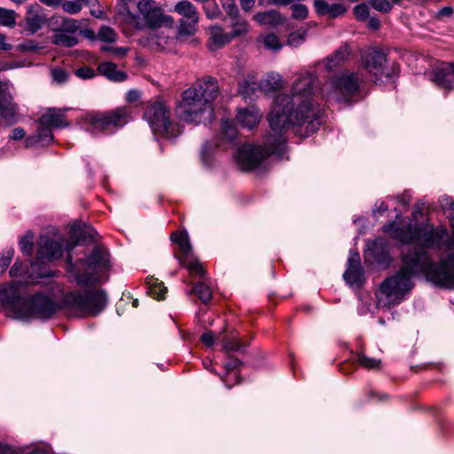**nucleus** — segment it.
<instances>
[{
  "label": "nucleus",
  "instance_id": "1",
  "mask_svg": "<svg viewBox=\"0 0 454 454\" xmlns=\"http://www.w3.org/2000/svg\"><path fill=\"white\" fill-rule=\"evenodd\" d=\"M383 228L385 232H390L403 244H416L423 248H443L452 252L438 264L423 249H413L403 254L401 269L380 285L377 295L378 307L388 308L399 304L412 289V278L419 273L425 274L427 279L435 286L454 287V223L450 235L445 227H434L430 223H410L396 228L395 223H390Z\"/></svg>",
  "mask_w": 454,
  "mask_h": 454
},
{
  "label": "nucleus",
  "instance_id": "2",
  "mask_svg": "<svg viewBox=\"0 0 454 454\" xmlns=\"http://www.w3.org/2000/svg\"><path fill=\"white\" fill-rule=\"evenodd\" d=\"M317 88V77L310 72H303L294 82L291 94H279L275 98L269 115L270 130L265 136L263 147L252 145L241 146L236 155L243 170H252L270 154L284 152L286 133L292 125L303 127L308 133L319 126V110L313 101Z\"/></svg>",
  "mask_w": 454,
  "mask_h": 454
},
{
  "label": "nucleus",
  "instance_id": "3",
  "mask_svg": "<svg viewBox=\"0 0 454 454\" xmlns=\"http://www.w3.org/2000/svg\"><path fill=\"white\" fill-rule=\"evenodd\" d=\"M218 96L217 81L205 77L183 92L176 113L186 122L199 124L211 121L214 118L213 103Z\"/></svg>",
  "mask_w": 454,
  "mask_h": 454
},
{
  "label": "nucleus",
  "instance_id": "4",
  "mask_svg": "<svg viewBox=\"0 0 454 454\" xmlns=\"http://www.w3.org/2000/svg\"><path fill=\"white\" fill-rule=\"evenodd\" d=\"M106 304V294L101 289L84 293L72 292L65 296L64 307L71 317H83L100 313Z\"/></svg>",
  "mask_w": 454,
  "mask_h": 454
},
{
  "label": "nucleus",
  "instance_id": "5",
  "mask_svg": "<svg viewBox=\"0 0 454 454\" xmlns=\"http://www.w3.org/2000/svg\"><path fill=\"white\" fill-rule=\"evenodd\" d=\"M131 111L127 106L117 107L107 112L89 114L83 120L87 130L92 135L113 133L125 126L131 119Z\"/></svg>",
  "mask_w": 454,
  "mask_h": 454
},
{
  "label": "nucleus",
  "instance_id": "6",
  "mask_svg": "<svg viewBox=\"0 0 454 454\" xmlns=\"http://www.w3.org/2000/svg\"><path fill=\"white\" fill-rule=\"evenodd\" d=\"M121 8L127 12L128 22L137 29L142 30L147 27L155 30L165 25L168 27L172 25V19L163 13L161 7L154 0H141L137 4L139 13L145 21V24L137 16L128 11L125 4H122Z\"/></svg>",
  "mask_w": 454,
  "mask_h": 454
},
{
  "label": "nucleus",
  "instance_id": "7",
  "mask_svg": "<svg viewBox=\"0 0 454 454\" xmlns=\"http://www.w3.org/2000/svg\"><path fill=\"white\" fill-rule=\"evenodd\" d=\"M363 82V75L358 72L343 71L333 77L324 87L327 97L337 101H348L357 95Z\"/></svg>",
  "mask_w": 454,
  "mask_h": 454
},
{
  "label": "nucleus",
  "instance_id": "8",
  "mask_svg": "<svg viewBox=\"0 0 454 454\" xmlns=\"http://www.w3.org/2000/svg\"><path fill=\"white\" fill-rule=\"evenodd\" d=\"M81 262L85 266L84 272L76 275L80 285H92L100 279V273L109 268V254L103 247H95L90 255Z\"/></svg>",
  "mask_w": 454,
  "mask_h": 454
},
{
  "label": "nucleus",
  "instance_id": "9",
  "mask_svg": "<svg viewBox=\"0 0 454 454\" xmlns=\"http://www.w3.org/2000/svg\"><path fill=\"white\" fill-rule=\"evenodd\" d=\"M387 56L379 50H372L363 57V64L367 72L373 77L374 82H387L399 74V67L393 63L387 65Z\"/></svg>",
  "mask_w": 454,
  "mask_h": 454
},
{
  "label": "nucleus",
  "instance_id": "10",
  "mask_svg": "<svg viewBox=\"0 0 454 454\" xmlns=\"http://www.w3.org/2000/svg\"><path fill=\"white\" fill-rule=\"evenodd\" d=\"M169 117V108L161 102L150 104L144 113V118L147 121L153 131L164 134L167 137L174 136V124L170 121Z\"/></svg>",
  "mask_w": 454,
  "mask_h": 454
},
{
  "label": "nucleus",
  "instance_id": "11",
  "mask_svg": "<svg viewBox=\"0 0 454 454\" xmlns=\"http://www.w3.org/2000/svg\"><path fill=\"white\" fill-rule=\"evenodd\" d=\"M59 308V304L49 296L43 294H36L30 299L26 300L24 309L27 311L24 313L22 319L28 317L48 319L51 317Z\"/></svg>",
  "mask_w": 454,
  "mask_h": 454
},
{
  "label": "nucleus",
  "instance_id": "12",
  "mask_svg": "<svg viewBox=\"0 0 454 454\" xmlns=\"http://www.w3.org/2000/svg\"><path fill=\"white\" fill-rule=\"evenodd\" d=\"M23 283L12 281L8 286L0 289V304L13 311L15 317L23 318L26 309H24L26 300L21 295Z\"/></svg>",
  "mask_w": 454,
  "mask_h": 454
},
{
  "label": "nucleus",
  "instance_id": "13",
  "mask_svg": "<svg viewBox=\"0 0 454 454\" xmlns=\"http://www.w3.org/2000/svg\"><path fill=\"white\" fill-rule=\"evenodd\" d=\"M171 239L179 246L183 252V256L179 259L181 264L187 268L191 273L203 277L205 274L203 266L192 254L188 234L182 231L175 232L171 235Z\"/></svg>",
  "mask_w": 454,
  "mask_h": 454
},
{
  "label": "nucleus",
  "instance_id": "14",
  "mask_svg": "<svg viewBox=\"0 0 454 454\" xmlns=\"http://www.w3.org/2000/svg\"><path fill=\"white\" fill-rule=\"evenodd\" d=\"M63 254V246L47 235H41L37 242L36 260L48 262L59 259Z\"/></svg>",
  "mask_w": 454,
  "mask_h": 454
},
{
  "label": "nucleus",
  "instance_id": "15",
  "mask_svg": "<svg viewBox=\"0 0 454 454\" xmlns=\"http://www.w3.org/2000/svg\"><path fill=\"white\" fill-rule=\"evenodd\" d=\"M24 31L27 35H34L41 30L47 22L45 10L38 4H29L25 14Z\"/></svg>",
  "mask_w": 454,
  "mask_h": 454
},
{
  "label": "nucleus",
  "instance_id": "16",
  "mask_svg": "<svg viewBox=\"0 0 454 454\" xmlns=\"http://www.w3.org/2000/svg\"><path fill=\"white\" fill-rule=\"evenodd\" d=\"M343 278L351 286H360L364 281V270L361 267L360 255L356 251L349 252Z\"/></svg>",
  "mask_w": 454,
  "mask_h": 454
},
{
  "label": "nucleus",
  "instance_id": "17",
  "mask_svg": "<svg viewBox=\"0 0 454 454\" xmlns=\"http://www.w3.org/2000/svg\"><path fill=\"white\" fill-rule=\"evenodd\" d=\"M431 81L446 90H454V63H442L432 72Z\"/></svg>",
  "mask_w": 454,
  "mask_h": 454
},
{
  "label": "nucleus",
  "instance_id": "18",
  "mask_svg": "<svg viewBox=\"0 0 454 454\" xmlns=\"http://www.w3.org/2000/svg\"><path fill=\"white\" fill-rule=\"evenodd\" d=\"M67 108H49L40 117L38 123L40 126L51 128H67L69 122L65 118Z\"/></svg>",
  "mask_w": 454,
  "mask_h": 454
},
{
  "label": "nucleus",
  "instance_id": "19",
  "mask_svg": "<svg viewBox=\"0 0 454 454\" xmlns=\"http://www.w3.org/2000/svg\"><path fill=\"white\" fill-rule=\"evenodd\" d=\"M17 107L12 104L10 94V83L0 82V114L6 121H12L14 118Z\"/></svg>",
  "mask_w": 454,
  "mask_h": 454
},
{
  "label": "nucleus",
  "instance_id": "20",
  "mask_svg": "<svg viewBox=\"0 0 454 454\" xmlns=\"http://www.w3.org/2000/svg\"><path fill=\"white\" fill-rule=\"evenodd\" d=\"M314 8L318 15L328 16L331 19L341 16L347 12V8L342 4H330L326 0H314Z\"/></svg>",
  "mask_w": 454,
  "mask_h": 454
},
{
  "label": "nucleus",
  "instance_id": "21",
  "mask_svg": "<svg viewBox=\"0 0 454 454\" xmlns=\"http://www.w3.org/2000/svg\"><path fill=\"white\" fill-rule=\"evenodd\" d=\"M365 258L372 259L378 264H386L388 262V253L387 243L383 239H375L365 252Z\"/></svg>",
  "mask_w": 454,
  "mask_h": 454
},
{
  "label": "nucleus",
  "instance_id": "22",
  "mask_svg": "<svg viewBox=\"0 0 454 454\" xmlns=\"http://www.w3.org/2000/svg\"><path fill=\"white\" fill-rule=\"evenodd\" d=\"M174 40L177 41L178 38L170 36L169 29L160 31H157V29L153 30V32H151L145 38L148 46L155 51L166 49L174 42Z\"/></svg>",
  "mask_w": 454,
  "mask_h": 454
},
{
  "label": "nucleus",
  "instance_id": "23",
  "mask_svg": "<svg viewBox=\"0 0 454 454\" xmlns=\"http://www.w3.org/2000/svg\"><path fill=\"white\" fill-rule=\"evenodd\" d=\"M261 119V114L254 106H250L247 108L240 109L237 115L238 122L248 129L255 127Z\"/></svg>",
  "mask_w": 454,
  "mask_h": 454
},
{
  "label": "nucleus",
  "instance_id": "24",
  "mask_svg": "<svg viewBox=\"0 0 454 454\" xmlns=\"http://www.w3.org/2000/svg\"><path fill=\"white\" fill-rule=\"evenodd\" d=\"M224 334L221 337L220 341L223 344V350L226 353L228 352H236V351H244L246 345L241 341L239 338L238 334L234 330H227L225 329L220 335Z\"/></svg>",
  "mask_w": 454,
  "mask_h": 454
},
{
  "label": "nucleus",
  "instance_id": "25",
  "mask_svg": "<svg viewBox=\"0 0 454 454\" xmlns=\"http://www.w3.org/2000/svg\"><path fill=\"white\" fill-rule=\"evenodd\" d=\"M53 135L51 129L47 126H40L36 133L27 137L25 140L26 147H33L36 145L45 146L51 143Z\"/></svg>",
  "mask_w": 454,
  "mask_h": 454
},
{
  "label": "nucleus",
  "instance_id": "26",
  "mask_svg": "<svg viewBox=\"0 0 454 454\" xmlns=\"http://www.w3.org/2000/svg\"><path fill=\"white\" fill-rule=\"evenodd\" d=\"M231 41V35L225 33L219 26H213L210 28L209 44L210 51H216Z\"/></svg>",
  "mask_w": 454,
  "mask_h": 454
},
{
  "label": "nucleus",
  "instance_id": "27",
  "mask_svg": "<svg viewBox=\"0 0 454 454\" xmlns=\"http://www.w3.org/2000/svg\"><path fill=\"white\" fill-rule=\"evenodd\" d=\"M98 72L113 82H123L127 79L126 73L117 69L113 62H103L98 67Z\"/></svg>",
  "mask_w": 454,
  "mask_h": 454
},
{
  "label": "nucleus",
  "instance_id": "28",
  "mask_svg": "<svg viewBox=\"0 0 454 454\" xmlns=\"http://www.w3.org/2000/svg\"><path fill=\"white\" fill-rule=\"evenodd\" d=\"M350 54V50L348 45H341L337 51H335L331 56L327 57L325 60V69L333 71L336 68L343 60H345Z\"/></svg>",
  "mask_w": 454,
  "mask_h": 454
},
{
  "label": "nucleus",
  "instance_id": "29",
  "mask_svg": "<svg viewBox=\"0 0 454 454\" xmlns=\"http://www.w3.org/2000/svg\"><path fill=\"white\" fill-rule=\"evenodd\" d=\"M174 10L179 15L183 16L182 19L199 20V14L196 7L188 0L178 2L175 5Z\"/></svg>",
  "mask_w": 454,
  "mask_h": 454
},
{
  "label": "nucleus",
  "instance_id": "30",
  "mask_svg": "<svg viewBox=\"0 0 454 454\" xmlns=\"http://www.w3.org/2000/svg\"><path fill=\"white\" fill-rule=\"evenodd\" d=\"M147 294L157 300H163L167 292V288L158 279L150 278L146 280Z\"/></svg>",
  "mask_w": 454,
  "mask_h": 454
},
{
  "label": "nucleus",
  "instance_id": "31",
  "mask_svg": "<svg viewBox=\"0 0 454 454\" xmlns=\"http://www.w3.org/2000/svg\"><path fill=\"white\" fill-rule=\"evenodd\" d=\"M189 294H195L203 302L210 301L212 298V290L208 284L205 282H198L194 285L192 290L188 292Z\"/></svg>",
  "mask_w": 454,
  "mask_h": 454
},
{
  "label": "nucleus",
  "instance_id": "32",
  "mask_svg": "<svg viewBox=\"0 0 454 454\" xmlns=\"http://www.w3.org/2000/svg\"><path fill=\"white\" fill-rule=\"evenodd\" d=\"M199 20L180 19L178 25V35L180 36H190L196 33Z\"/></svg>",
  "mask_w": 454,
  "mask_h": 454
},
{
  "label": "nucleus",
  "instance_id": "33",
  "mask_svg": "<svg viewBox=\"0 0 454 454\" xmlns=\"http://www.w3.org/2000/svg\"><path fill=\"white\" fill-rule=\"evenodd\" d=\"M232 18L231 20V27L232 32L229 33L231 35V40L235 37L243 35L248 32V23L245 20H241L238 18V14L235 16H231Z\"/></svg>",
  "mask_w": 454,
  "mask_h": 454
},
{
  "label": "nucleus",
  "instance_id": "34",
  "mask_svg": "<svg viewBox=\"0 0 454 454\" xmlns=\"http://www.w3.org/2000/svg\"><path fill=\"white\" fill-rule=\"evenodd\" d=\"M118 39V34L116 31L109 26H102L98 34L97 40H99L107 43H114Z\"/></svg>",
  "mask_w": 454,
  "mask_h": 454
},
{
  "label": "nucleus",
  "instance_id": "35",
  "mask_svg": "<svg viewBox=\"0 0 454 454\" xmlns=\"http://www.w3.org/2000/svg\"><path fill=\"white\" fill-rule=\"evenodd\" d=\"M52 43L59 46L73 47L78 43V39L65 33H59L53 35Z\"/></svg>",
  "mask_w": 454,
  "mask_h": 454
},
{
  "label": "nucleus",
  "instance_id": "36",
  "mask_svg": "<svg viewBox=\"0 0 454 454\" xmlns=\"http://www.w3.org/2000/svg\"><path fill=\"white\" fill-rule=\"evenodd\" d=\"M0 454H48L44 449L34 448L32 450H16L9 445L0 443Z\"/></svg>",
  "mask_w": 454,
  "mask_h": 454
},
{
  "label": "nucleus",
  "instance_id": "37",
  "mask_svg": "<svg viewBox=\"0 0 454 454\" xmlns=\"http://www.w3.org/2000/svg\"><path fill=\"white\" fill-rule=\"evenodd\" d=\"M356 361L360 365L368 370H380L381 366V360L369 357L363 353L357 355Z\"/></svg>",
  "mask_w": 454,
  "mask_h": 454
},
{
  "label": "nucleus",
  "instance_id": "38",
  "mask_svg": "<svg viewBox=\"0 0 454 454\" xmlns=\"http://www.w3.org/2000/svg\"><path fill=\"white\" fill-rule=\"evenodd\" d=\"M17 14L12 10L0 7V25L12 27L16 24Z\"/></svg>",
  "mask_w": 454,
  "mask_h": 454
},
{
  "label": "nucleus",
  "instance_id": "39",
  "mask_svg": "<svg viewBox=\"0 0 454 454\" xmlns=\"http://www.w3.org/2000/svg\"><path fill=\"white\" fill-rule=\"evenodd\" d=\"M20 250L24 254L31 255L34 248V233L27 231L20 241Z\"/></svg>",
  "mask_w": 454,
  "mask_h": 454
},
{
  "label": "nucleus",
  "instance_id": "40",
  "mask_svg": "<svg viewBox=\"0 0 454 454\" xmlns=\"http://www.w3.org/2000/svg\"><path fill=\"white\" fill-rule=\"evenodd\" d=\"M279 18L278 12L275 11H270L266 12H261L255 15L254 19L255 20L260 24H273L275 23Z\"/></svg>",
  "mask_w": 454,
  "mask_h": 454
},
{
  "label": "nucleus",
  "instance_id": "41",
  "mask_svg": "<svg viewBox=\"0 0 454 454\" xmlns=\"http://www.w3.org/2000/svg\"><path fill=\"white\" fill-rule=\"evenodd\" d=\"M264 46L272 51H278L282 48V43L278 37L274 34H268L262 37Z\"/></svg>",
  "mask_w": 454,
  "mask_h": 454
},
{
  "label": "nucleus",
  "instance_id": "42",
  "mask_svg": "<svg viewBox=\"0 0 454 454\" xmlns=\"http://www.w3.org/2000/svg\"><path fill=\"white\" fill-rule=\"evenodd\" d=\"M82 2L88 3V0H75V1H66L62 2V9L64 12L69 14H76L82 10Z\"/></svg>",
  "mask_w": 454,
  "mask_h": 454
},
{
  "label": "nucleus",
  "instance_id": "43",
  "mask_svg": "<svg viewBox=\"0 0 454 454\" xmlns=\"http://www.w3.org/2000/svg\"><path fill=\"white\" fill-rule=\"evenodd\" d=\"M370 5L375 10L387 13L392 10V4L388 0H369Z\"/></svg>",
  "mask_w": 454,
  "mask_h": 454
},
{
  "label": "nucleus",
  "instance_id": "44",
  "mask_svg": "<svg viewBox=\"0 0 454 454\" xmlns=\"http://www.w3.org/2000/svg\"><path fill=\"white\" fill-rule=\"evenodd\" d=\"M222 130L224 137L229 140L234 139L237 136V129L230 121H223L222 122Z\"/></svg>",
  "mask_w": 454,
  "mask_h": 454
},
{
  "label": "nucleus",
  "instance_id": "45",
  "mask_svg": "<svg viewBox=\"0 0 454 454\" xmlns=\"http://www.w3.org/2000/svg\"><path fill=\"white\" fill-rule=\"evenodd\" d=\"M13 254L14 250L12 248H8L3 252L2 256L0 258V274L4 272V270L9 266L12 259Z\"/></svg>",
  "mask_w": 454,
  "mask_h": 454
},
{
  "label": "nucleus",
  "instance_id": "46",
  "mask_svg": "<svg viewBox=\"0 0 454 454\" xmlns=\"http://www.w3.org/2000/svg\"><path fill=\"white\" fill-rule=\"evenodd\" d=\"M292 11H293V13H292L293 18L298 19V20H303V19L307 18L308 13H309V10H308L307 6L304 4H296L292 5Z\"/></svg>",
  "mask_w": 454,
  "mask_h": 454
},
{
  "label": "nucleus",
  "instance_id": "47",
  "mask_svg": "<svg viewBox=\"0 0 454 454\" xmlns=\"http://www.w3.org/2000/svg\"><path fill=\"white\" fill-rule=\"evenodd\" d=\"M306 36L305 32L297 31L291 33L287 38V43L291 46L297 47L304 42Z\"/></svg>",
  "mask_w": 454,
  "mask_h": 454
},
{
  "label": "nucleus",
  "instance_id": "48",
  "mask_svg": "<svg viewBox=\"0 0 454 454\" xmlns=\"http://www.w3.org/2000/svg\"><path fill=\"white\" fill-rule=\"evenodd\" d=\"M51 76L57 83L61 84L68 80L69 75L66 70L59 67H56L51 70Z\"/></svg>",
  "mask_w": 454,
  "mask_h": 454
},
{
  "label": "nucleus",
  "instance_id": "49",
  "mask_svg": "<svg viewBox=\"0 0 454 454\" xmlns=\"http://www.w3.org/2000/svg\"><path fill=\"white\" fill-rule=\"evenodd\" d=\"M220 2L229 16H235L239 13V10L234 0H220Z\"/></svg>",
  "mask_w": 454,
  "mask_h": 454
},
{
  "label": "nucleus",
  "instance_id": "50",
  "mask_svg": "<svg viewBox=\"0 0 454 454\" xmlns=\"http://www.w3.org/2000/svg\"><path fill=\"white\" fill-rule=\"evenodd\" d=\"M441 207L445 211H451L454 213V200L449 196H442L439 200Z\"/></svg>",
  "mask_w": 454,
  "mask_h": 454
},
{
  "label": "nucleus",
  "instance_id": "51",
  "mask_svg": "<svg viewBox=\"0 0 454 454\" xmlns=\"http://www.w3.org/2000/svg\"><path fill=\"white\" fill-rule=\"evenodd\" d=\"M355 15L359 20H365L369 15V8L366 4H361L355 7Z\"/></svg>",
  "mask_w": 454,
  "mask_h": 454
},
{
  "label": "nucleus",
  "instance_id": "52",
  "mask_svg": "<svg viewBox=\"0 0 454 454\" xmlns=\"http://www.w3.org/2000/svg\"><path fill=\"white\" fill-rule=\"evenodd\" d=\"M207 18L215 19L220 15V9L215 4H209L204 7Z\"/></svg>",
  "mask_w": 454,
  "mask_h": 454
},
{
  "label": "nucleus",
  "instance_id": "53",
  "mask_svg": "<svg viewBox=\"0 0 454 454\" xmlns=\"http://www.w3.org/2000/svg\"><path fill=\"white\" fill-rule=\"evenodd\" d=\"M78 77L82 79H90L95 76V71L89 67H83L75 71Z\"/></svg>",
  "mask_w": 454,
  "mask_h": 454
},
{
  "label": "nucleus",
  "instance_id": "54",
  "mask_svg": "<svg viewBox=\"0 0 454 454\" xmlns=\"http://www.w3.org/2000/svg\"><path fill=\"white\" fill-rule=\"evenodd\" d=\"M216 339L220 340L221 338H217L215 336V334L214 333V332H212V331H207V332L204 333L200 337L201 341L208 347H211L212 345H214Z\"/></svg>",
  "mask_w": 454,
  "mask_h": 454
},
{
  "label": "nucleus",
  "instance_id": "55",
  "mask_svg": "<svg viewBox=\"0 0 454 454\" xmlns=\"http://www.w3.org/2000/svg\"><path fill=\"white\" fill-rule=\"evenodd\" d=\"M272 80V83H270V89L278 90L282 87L283 81L278 74H270L268 76L267 82H270Z\"/></svg>",
  "mask_w": 454,
  "mask_h": 454
},
{
  "label": "nucleus",
  "instance_id": "56",
  "mask_svg": "<svg viewBox=\"0 0 454 454\" xmlns=\"http://www.w3.org/2000/svg\"><path fill=\"white\" fill-rule=\"evenodd\" d=\"M26 266L20 262H15L10 270V275L15 277L25 272Z\"/></svg>",
  "mask_w": 454,
  "mask_h": 454
},
{
  "label": "nucleus",
  "instance_id": "57",
  "mask_svg": "<svg viewBox=\"0 0 454 454\" xmlns=\"http://www.w3.org/2000/svg\"><path fill=\"white\" fill-rule=\"evenodd\" d=\"M129 52V48L128 47H114L112 49V54L117 59H123Z\"/></svg>",
  "mask_w": 454,
  "mask_h": 454
},
{
  "label": "nucleus",
  "instance_id": "58",
  "mask_svg": "<svg viewBox=\"0 0 454 454\" xmlns=\"http://www.w3.org/2000/svg\"><path fill=\"white\" fill-rule=\"evenodd\" d=\"M66 30L70 32H75L79 28V22L75 20H66L63 23Z\"/></svg>",
  "mask_w": 454,
  "mask_h": 454
},
{
  "label": "nucleus",
  "instance_id": "59",
  "mask_svg": "<svg viewBox=\"0 0 454 454\" xmlns=\"http://www.w3.org/2000/svg\"><path fill=\"white\" fill-rule=\"evenodd\" d=\"M239 92L245 98H250L254 94V91H251V89L249 87H247V82L244 81V82L239 85Z\"/></svg>",
  "mask_w": 454,
  "mask_h": 454
},
{
  "label": "nucleus",
  "instance_id": "60",
  "mask_svg": "<svg viewBox=\"0 0 454 454\" xmlns=\"http://www.w3.org/2000/svg\"><path fill=\"white\" fill-rule=\"evenodd\" d=\"M241 364L240 360L235 357H231L230 361L225 364V368L228 372L234 371Z\"/></svg>",
  "mask_w": 454,
  "mask_h": 454
},
{
  "label": "nucleus",
  "instance_id": "61",
  "mask_svg": "<svg viewBox=\"0 0 454 454\" xmlns=\"http://www.w3.org/2000/svg\"><path fill=\"white\" fill-rule=\"evenodd\" d=\"M26 135V131L24 129L22 128H15L12 132V135H11V138L13 139V140H20L21 138H23Z\"/></svg>",
  "mask_w": 454,
  "mask_h": 454
},
{
  "label": "nucleus",
  "instance_id": "62",
  "mask_svg": "<svg viewBox=\"0 0 454 454\" xmlns=\"http://www.w3.org/2000/svg\"><path fill=\"white\" fill-rule=\"evenodd\" d=\"M140 98V93L137 90H131L128 91L126 99L129 102H136Z\"/></svg>",
  "mask_w": 454,
  "mask_h": 454
},
{
  "label": "nucleus",
  "instance_id": "63",
  "mask_svg": "<svg viewBox=\"0 0 454 454\" xmlns=\"http://www.w3.org/2000/svg\"><path fill=\"white\" fill-rule=\"evenodd\" d=\"M12 48V44L6 41V36L4 34H0V51H9Z\"/></svg>",
  "mask_w": 454,
  "mask_h": 454
},
{
  "label": "nucleus",
  "instance_id": "64",
  "mask_svg": "<svg viewBox=\"0 0 454 454\" xmlns=\"http://www.w3.org/2000/svg\"><path fill=\"white\" fill-rule=\"evenodd\" d=\"M80 34L90 40H97V35H95V33L90 28L82 29Z\"/></svg>",
  "mask_w": 454,
  "mask_h": 454
}]
</instances>
